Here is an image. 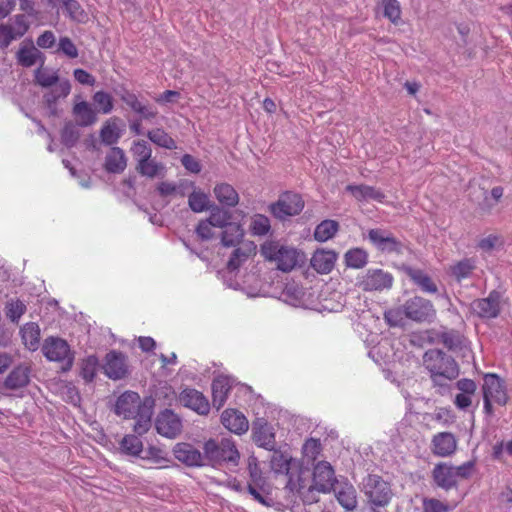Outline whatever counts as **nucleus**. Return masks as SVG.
<instances>
[{"instance_id":"obj_1","label":"nucleus","mask_w":512,"mask_h":512,"mask_svg":"<svg viewBox=\"0 0 512 512\" xmlns=\"http://www.w3.org/2000/svg\"><path fill=\"white\" fill-rule=\"evenodd\" d=\"M114 412L124 419H133V431L138 435L145 434L151 427L152 405L143 401L134 391L123 392L116 400Z\"/></svg>"},{"instance_id":"obj_2","label":"nucleus","mask_w":512,"mask_h":512,"mask_svg":"<svg viewBox=\"0 0 512 512\" xmlns=\"http://www.w3.org/2000/svg\"><path fill=\"white\" fill-rule=\"evenodd\" d=\"M260 251L267 261L275 262L277 269L283 272H290L303 261L302 252L275 241H266L261 245Z\"/></svg>"},{"instance_id":"obj_3","label":"nucleus","mask_w":512,"mask_h":512,"mask_svg":"<svg viewBox=\"0 0 512 512\" xmlns=\"http://www.w3.org/2000/svg\"><path fill=\"white\" fill-rule=\"evenodd\" d=\"M204 457L213 466L222 463L237 466L240 460V453L235 442L230 438H222L220 440L209 439L205 442Z\"/></svg>"},{"instance_id":"obj_4","label":"nucleus","mask_w":512,"mask_h":512,"mask_svg":"<svg viewBox=\"0 0 512 512\" xmlns=\"http://www.w3.org/2000/svg\"><path fill=\"white\" fill-rule=\"evenodd\" d=\"M423 363L434 382H437L438 378L452 380L459 374L455 360L438 349L426 351L423 356Z\"/></svg>"},{"instance_id":"obj_5","label":"nucleus","mask_w":512,"mask_h":512,"mask_svg":"<svg viewBox=\"0 0 512 512\" xmlns=\"http://www.w3.org/2000/svg\"><path fill=\"white\" fill-rule=\"evenodd\" d=\"M35 82L41 87L54 88L44 95L45 103L49 108H52L58 99L65 98L70 94L71 84L68 80L59 82V75L57 71H52L41 65L35 70Z\"/></svg>"},{"instance_id":"obj_6","label":"nucleus","mask_w":512,"mask_h":512,"mask_svg":"<svg viewBox=\"0 0 512 512\" xmlns=\"http://www.w3.org/2000/svg\"><path fill=\"white\" fill-rule=\"evenodd\" d=\"M364 493L374 506L384 507L392 498L390 484L376 474H369L363 481Z\"/></svg>"},{"instance_id":"obj_7","label":"nucleus","mask_w":512,"mask_h":512,"mask_svg":"<svg viewBox=\"0 0 512 512\" xmlns=\"http://www.w3.org/2000/svg\"><path fill=\"white\" fill-rule=\"evenodd\" d=\"M42 351L48 360L62 363L63 370L71 369L74 355L65 340L58 337H49L44 341Z\"/></svg>"},{"instance_id":"obj_8","label":"nucleus","mask_w":512,"mask_h":512,"mask_svg":"<svg viewBox=\"0 0 512 512\" xmlns=\"http://www.w3.org/2000/svg\"><path fill=\"white\" fill-rule=\"evenodd\" d=\"M304 208L302 197L293 192H285L280 195L279 199L269 206L271 214L280 220L287 217L298 215Z\"/></svg>"},{"instance_id":"obj_9","label":"nucleus","mask_w":512,"mask_h":512,"mask_svg":"<svg viewBox=\"0 0 512 512\" xmlns=\"http://www.w3.org/2000/svg\"><path fill=\"white\" fill-rule=\"evenodd\" d=\"M407 319L415 322H425L432 319L436 311L432 302L420 296H414L405 301Z\"/></svg>"},{"instance_id":"obj_10","label":"nucleus","mask_w":512,"mask_h":512,"mask_svg":"<svg viewBox=\"0 0 512 512\" xmlns=\"http://www.w3.org/2000/svg\"><path fill=\"white\" fill-rule=\"evenodd\" d=\"M483 380V398H488L497 405L505 406L509 396L504 380L494 373L486 374Z\"/></svg>"},{"instance_id":"obj_11","label":"nucleus","mask_w":512,"mask_h":512,"mask_svg":"<svg viewBox=\"0 0 512 512\" xmlns=\"http://www.w3.org/2000/svg\"><path fill=\"white\" fill-rule=\"evenodd\" d=\"M29 29L24 15H16L12 22L0 24V48H7L13 41L21 38Z\"/></svg>"},{"instance_id":"obj_12","label":"nucleus","mask_w":512,"mask_h":512,"mask_svg":"<svg viewBox=\"0 0 512 512\" xmlns=\"http://www.w3.org/2000/svg\"><path fill=\"white\" fill-rule=\"evenodd\" d=\"M104 374L112 380H120L129 374L127 357L120 351L112 350L105 356Z\"/></svg>"},{"instance_id":"obj_13","label":"nucleus","mask_w":512,"mask_h":512,"mask_svg":"<svg viewBox=\"0 0 512 512\" xmlns=\"http://www.w3.org/2000/svg\"><path fill=\"white\" fill-rule=\"evenodd\" d=\"M393 281L391 273L382 269H369L359 281V287L363 291H382L390 289Z\"/></svg>"},{"instance_id":"obj_14","label":"nucleus","mask_w":512,"mask_h":512,"mask_svg":"<svg viewBox=\"0 0 512 512\" xmlns=\"http://www.w3.org/2000/svg\"><path fill=\"white\" fill-rule=\"evenodd\" d=\"M248 470L250 475V482L247 486L248 492L257 502L264 506H269V503L260 493L266 492L268 485L256 460L249 461Z\"/></svg>"},{"instance_id":"obj_15","label":"nucleus","mask_w":512,"mask_h":512,"mask_svg":"<svg viewBox=\"0 0 512 512\" xmlns=\"http://www.w3.org/2000/svg\"><path fill=\"white\" fill-rule=\"evenodd\" d=\"M458 446L456 436L451 432H438L431 438L430 450L434 456L437 457H450L452 456Z\"/></svg>"},{"instance_id":"obj_16","label":"nucleus","mask_w":512,"mask_h":512,"mask_svg":"<svg viewBox=\"0 0 512 512\" xmlns=\"http://www.w3.org/2000/svg\"><path fill=\"white\" fill-rule=\"evenodd\" d=\"M500 299V293L493 290L488 297L473 301L471 307L473 312L481 318H495L500 313Z\"/></svg>"},{"instance_id":"obj_17","label":"nucleus","mask_w":512,"mask_h":512,"mask_svg":"<svg viewBox=\"0 0 512 512\" xmlns=\"http://www.w3.org/2000/svg\"><path fill=\"white\" fill-rule=\"evenodd\" d=\"M370 242L381 252L400 253L402 243L391 233L381 229H371L368 232Z\"/></svg>"},{"instance_id":"obj_18","label":"nucleus","mask_w":512,"mask_h":512,"mask_svg":"<svg viewBox=\"0 0 512 512\" xmlns=\"http://www.w3.org/2000/svg\"><path fill=\"white\" fill-rule=\"evenodd\" d=\"M181 428L182 422L172 410L166 409L157 416L156 429L159 434L174 438L181 432Z\"/></svg>"},{"instance_id":"obj_19","label":"nucleus","mask_w":512,"mask_h":512,"mask_svg":"<svg viewBox=\"0 0 512 512\" xmlns=\"http://www.w3.org/2000/svg\"><path fill=\"white\" fill-rule=\"evenodd\" d=\"M179 402L200 415H206L210 411L208 399L200 391L192 388H185L179 395Z\"/></svg>"},{"instance_id":"obj_20","label":"nucleus","mask_w":512,"mask_h":512,"mask_svg":"<svg viewBox=\"0 0 512 512\" xmlns=\"http://www.w3.org/2000/svg\"><path fill=\"white\" fill-rule=\"evenodd\" d=\"M335 482L334 469L330 463L320 461L314 466L313 488L319 492H328Z\"/></svg>"},{"instance_id":"obj_21","label":"nucleus","mask_w":512,"mask_h":512,"mask_svg":"<svg viewBox=\"0 0 512 512\" xmlns=\"http://www.w3.org/2000/svg\"><path fill=\"white\" fill-rule=\"evenodd\" d=\"M338 259V254L334 250L317 249L311 259V267L319 274L330 273Z\"/></svg>"},{"instance_id":"obj_22","label":"nucleus","mask_w":512,"mask_h":512,"mask_svg":"<svg viewBox=\"0 0 512 512\" xmlns=\"http://www.w3.org/2000/svg\"><path fill=\"white\" fill-rule=\"evenodd\" d=\"M432 479L438 487L446 491L456 488L458 484L454 474V466L443 462L434 466Z\"/></svg>"},{"instance_id":"obj_23","label":"nucleus","mask_w":512,"mask_h":512,"mask_svg":"<svg viewBox=\"0 0 512 512\" xmlns=\"http://www.w3.org/2000/svg\"><path fill=\"white\" fill-rule=\"evenodd\" d=\"M256 245L253 242H246L237 245L232 251L231 256L226 264L229 272L237 271L251 257L256 255Z\"/></svg>"},{"instance_id":"obj_24","label":"nucleus","mask_w":512,"mask_h":512,"mask_svg":"<svg viewBox=\"0 0 512 512\" xmlns=\"http://www.w3.org/2000/svg\"><path fill=\"white\" fill-rule=\"evenodd\" d=\"M221 422L226 429L238 435L246 433L249 428V422L245 415L236 409L224 410Z\"/></svg>"},{"instance_id":"obj_25","label":"nucleus","mask_w":512,"mask_h":512,"mask_svg":"<svg viewBox=\"0 0 512 512\" xmlns=\"http://www.w3.org/2000/svg\"><path fill=\"white\" fill-rule=\"evenodd\" d=\"M174 456L187 466H201L205 458L199 450L189 443H178L173 449Z\"/></svg>"},{"instance_id":"obj_26","label":"nucleus","mask_w":512,"mask_h":512,"mask_svg":"<svg viewBox=\"0 0 512 512\" xmlns=\"http://www.w3.org/2000/svg\"><path fill=\"white\" fill-rule=\"evenodd\" d=\"M31 367L29 364L16 366L6 377L4 387L10 390L24 388L30 382Z\"/></svg>"},{"instance_id":"obj_27","label":"nucleus","mask_w":512,"mask_h":512,"mask_svg":"<svg viewBox=\"0 0 512 512\" xmlns=\"http://www.w3.org/2000/svg\"><path fill=\"white\" fill-rule=\"evenodd\" d=\"M346 190L349 191L357 201L374 200L382 203L385 199V194L373 186L369 185H348Z\"/></svg>"},{"instance_id":"obj_28","label":"nucleus","mask_w":512,"mask_h":512,"mask_svg":"<svg viewBox=\"0 0 512 512\" xmlns=\"http://www.w3.org/2000/svg\"><path fill=\"white\" fill-rule=\"evenodd\" d=\"M127 166L124 151L119 147H112L105 158L104 168L109 173H121Z\"/></svg>"},{"instance_id":"obj_29","label":"nucleus","mask_w":512,"mask_h":512,"mask_svg":"<svg viewBox=\"0 0 512 512\" xmlns=\"http://www.w3.org/2000/svg\"><path fill=\"white\" fill-rule=\"evenodd\" d=\"M213 192L218 202L223 206L235 207L239 203L238 192L228 183L216 184Z\"/></svg>"},{"instance_id":"obj_30","label":"nucleus","mask_w":512,"mask_h":512,"mask_svg":"<svg viewBox=\"0 0 512 512\" xmlns=\"http://www.w3.org/2000/svg\"><path fill=\"white\" fill-rule=\"evenodd\" d=\"M334 491L339 504L345 510L352 511L356 508V490L351 484H340L334 489Z\"/></svg>"},{"instance_id":"obj_31","label":"nucleus","mask_w":512,"mask_h":512,"mask_svg":"<svg viewBox=\"0 0 512 512\" xmlns=\"http://www.w3.org/2000/svg\"><path fill=\"white\" fill-rule=\"evenodd\" d=\"M244 230L239 223L229 222L221 233V243L225 247H236L242 244Z\"/></svg>"},{"instance_id":"obj_32","label":"nucleus","mask_w":512,"mask_h":512,"mask_svg":"<svg viewBox=\"0 0 512 512\" xmlns=\"http://www.w3.org/2000/svg\"><path fill=\"white\" fill-rule=\"evenodd\" d=\"M20 335L23 344L30 351H36L40 344V328L35 322L25 323L20 328Z\"/></svg>"},{"instance_id":"obj_33","label":"nucleus","mask_w":512,"mask_h":512,"mask_svg":"<svg viewBox=\"0 0 512 512\" xmlns=\"http://www.w3.org/2000/svg\"><path fill=\"white\" fill-rule=\"evenodd\" d=\"M406 274L424 292L436 293L438 291L437 285L424 271L409 267L406 269Z\"/></svg>"},{"instance_id":"obj_34","label":"nucleus","mask_w":512,"mask_h":512,"mask_svg":"<svg viewBox=\"0 0 512 512\" xmlns=\"http://www.w3.org/2000/svg\"><path fill=\"white\" fill-rule=\"evenodd\" d=\"M340 225L336 220L325 219L314 230V239L318 242H326L332 239L339 231Z\"/></svg>"},{"instance_id":"obj_35","label":"nucleus","mask_w":512,"mask_h":512,"mask_svg":"<svg viewBox=\"0 0 512 512\" xmlns=\"http://www.w3.org/2000/svg\"><path fill=\"white\" fill-rule=\"evenodd\" d=\"M73 114L76 117L78 125L83 127L90 126L97 120L96 112L86 101L76 103L73 107Z\"/></svg>"},{"instance_id":"obj_36","label":"nucleus","mask_w":512,"mask_h":512,"mask_svg":"<svg viewBox=\"0 0 512 512\" xmlns=\"http://www.w3.org/2000/svg\"><path fill=\"white\" fill-rule=\"evenodd\" d=\"M135 168L141 176L151 179L163 175L165 171V166L152 156L148 159H142L140 163H136Z\"/></svg>"},{"instance_id":"obj_37","label":"nucleus","mask_w":512,"mask_h":512,"mask_svg":"<svg viewBox=\"0 0 512 512\" xmlns=\"http://www.w3.org/2000/svg\"><path fill=\"white\" fill-rule=\"evenodd\" d=\"M230 385L225 378L215 379L212 383V403L217 409H220L227 400Z\"/></svg>"},{"instance_id":"obj_38","label":"nucleus","mask_w":512,"mask_h":512,"mask_svg":"<svg viewBox=\"0 0 512 512\" xmlns=\"http://www.w3.org/2000/svg\"><path fill=\"white\" fill-rule=\"evenodd\" d=\"M368 252L363 248H351L344 254L345 265L353 269H361L368 263Z\"/></svg>"},{"instance_id":"obj_39","label":"nucleus","mask_w":512,"mask_h":512,"mask_svg":"<svg viewBox=\"0 0 512 512\" xmlns=\"http://www.w3.org/2000/svg\"><path fill=\"white\" fill-rule=\"evenodd\" d=\"M148 139L155 145L173 150L177 148L175 140L162 128H154L147 132Z\"/></svg>"},{"instance_id":"obj_40","label":"nucleus","mask_w":512,"mask_h":512,"mask_svg":"<svg viewBox=\"0 0 512 512\" xmlns=\"http://www.w3.org/2000/svg\"><path fill=\"white\" fill-rule=\"evenodd\" d=\"M189 208L195 213H201L211 207L209 196L200 189H194L188 196Z\"/></svg>"},{"instance_id":"obj_41","label":"nucleus","mask_w":512,"mask_h":512,"mask_svg":"<svg viewBox=\"0 0 512 512\" xmlns=\"http://www.w3.org/2000/svg\"><path fill=\"white\" fill-rule=\"evenodd\" d=\"M26 310V304L18 298L8 300L4 308L6 317L16 324L19 323L21 317L26 313Z\"/></svg>"},{"instance_id":"obj_42","label":"nucleus","mask_w":512,"mask_h":512,"mask_svg":"<svg viewBox=\"0 0 512 512\" xmlns=\"http://www.w3.org/2000/svg\"><path fill=\"white\" fill-rule=\"evenodd\" d=\"M476 268L475 261L471 258H465L450 267L451 274L458 280L468 278Z\"/></svg>"},{"instance_id":"obj_43","label":"nucleus","mask_w":512,"mask_h":512,"mask_svg":"<svg viewBox=\"0 0 512 512\" xmlns=\"http://www.w3.org/2000/svg\"><path fill=\"white\" fill-rule=\"evenodd\" d=\"M249 229L254 236H265L271 229L270 220L263 214H255L251 217Z\"/></svg>"},{"instance_id":"obj_44","label":"nucleus","mask_w":512,"mask_h":512,"mask_svg":"<svg viewBox=\"0 0 512 512\" xmlns=\"http://www.w3.org/2000/svg\"><path fill=\"white\" fill-rule=\"evenodd\" d=\"M140 435H125L120 443L121 449L129 455L138 456L143 450V443Z\"/></svg>"},{"instance_id":"obj_45","label":"nucleus","mask_w":512,"mask_h":512,"mask_svg":"<svg viewBox=\"0 0 512 512\" xmlns=\"http://www.w3.org/2000/svg\"><path fill=\"white\" fill-rule=\"evenodd\" d=\"M384 319L389 326H401L404 320L407 319L406 308L404 304L388 309L384 312Z\"/></svg>"},{"instance_id":"obj_46","label":"nucleus","mask_w":512,"mask_h":512,"mask_svg":"<svg viewBox=\"0 0 512 512\" xmlns=\"http://www.w3.org/2000/svg\"><path fill=\"white\" fill-rule=\"evenodd\" d=\"M93 102L97 107V111L102 114H109L113 110V98L104 91H97L93 95Z\"/></svg>"},{"instance_id":"obj_47","label":"nucleus","mask_w":512,"mask_h":512,"mask_svg":"<svg viewBox=\"0 0 512 512\" xmlns=\"http://www.w3.org/2000/svg\"><path fill=\"white\" fill-rule=\"evenodd\" d=\"M383 15L393 24H398L401 20V6L398 0H383Z\"/></svg>"},{"instance_id":"obj_48","label":"nucleus","mask_w":512,"mask_h":512,"mask_svg":"<svg viewBox=\"0 0 512 512\" xmlns=\"http://www.w3.org/2000/svg\"><path fill=\"white\" fill-rule=\"evenodd\" d=\"M130 151L137 163L142 162V159H148L152 156V149L145 140L134 141Z\"/></svg>"},{"instance_id":"obj_49","label":"nucleus","mask_w":512,"mask_h":512,"mask_svg":"<svg viewBox=\"0 0 512 512\" xmlns=\"http://www.w3.org/2000/svg\"><path fill=\"white\" fill-rule=\"evenodd\" d=\"M40 52L35 47H22L19 49L17 53V58L19 63L24 67L33 66L37 58L39 57Z\"/></svg>"},{"instance_id":"obj_50","label":"nucleus","mask_w":512,"mask_h":512,"mask_svg":"<svg viewBox=\"0 0 512 512\" xmlns=\"http://www.w3.org/2000/svg\"><path fill=\"white\" fill-rule=\"evenodd\" d=\"M453 509L449 504L436 499L424 498L422 500V512H450Z\"/></svg>"},{"instance_id":"obj_51","label":"nucleus","mask_w":512,"mask_h":512,"mask_svg":"<svg viewBox=\"0 0 512 512\" xmlns=\"http://www.w3.org/2000/svg\"><path fill=\"white\" fill-rule=\"evenodd\" d=\"M100 137L107 145L115 144L120 137L116 124L107 121L100 131Z\"/></svg>"},{"instance_id":"obj_52","label":"nucleus","mask_w":512,"mask_h":512,"mask_svg":"<svg viewBox=\"0 0 512 512\" xmlns=\"http://www.w3.org/2000/svg\"><path fill=\"white\" fill-rule=\"evenodd\" d=\"M98 359L95 356L87 357L81 367V376L86 382H91L96 376Z\"/></svg>"},{"instance_id":"obj_53","label":"nucleus","mask_w":512,"mask_h":512,"mask_svg":"<svg viewBox=\"0 0 512 512\" xmlns=\"http://www.w3.org/2000/svg\"><path fill=\"white\" fill-rule=\"evenodd\" d=\"M58 1L65 8L67 14L71 19L80 21L85 16V13L77 0Z\"/></svg>"},{"instance_id":"obj_54","label":"nucleus","mask_w":512,"mask_h":512,"mask_svg":"<svg viewBox=\"0 0 512 512\" xmlns=\"http://www.w3.org/2000/svg\"><path fill=\"white\" fill-rule=\"evenodd\" d=\"M229 219L230 215L226 211L216 208L205 220L209 221L214 228L222 229L229 223Z\"/></svg>"},{"instance_id":"obj_55","label":"nucleus","mask_w":512,"mask_h":512,"mask_svg":"<svg viewBox=\"0 0 512 512\" xmlns=\"http://www.w3.org/2000/svg\"><path fill=\"white\" fill-rule=\"evenodd\" d=\"M271 468L275 473L287 474L290 470V460L283 454L275 453L271 459Z\"/></svg>"},{"instance_id":"obj_56","label":"nucleus","mask_w":512,"mask_h":512,"mask_svg":"<svg viewBox=\"0 0 512 512\" xmlns=\"http://www.w3.org/2000/svg\"><path fill=\"white\" fill-rule=\"evenodd\" d=\"M321 450V443L318 439L310 438L306 440V442L303 445L304 455L312 461H315L317 459Z\"/></svg>"},{"instance_id":"obj_57","label":"nucleus","mask_w":512,"mask_h":512,"mask_svg":"<svg viewBox=\"0 0 512 512\" xmlns=\"http://www.w3.org/2000/svg\"><path fill=\"white\" fill-rule=\"evenodd\" d=\"M215 229L207 220H201L196 227V234L202 241H208L216 236Z\"/></svg>"},{"instance_id":"obj_58","label":"nucleus","mask_w":512,"mask_h":512,"mask_svg":"<svg viewBox=\"0 0 512 512\" xmlns=\"http://www.w3.org/2000/svg\"><path fill=\"white\" fill-rule=\"evenodd\" d=\"M58 51L72 59L77 58L79 54L76 45L69 37H61L59 39Z\"/></svg>"},{"instance_id":"obj_59","label":"nucleus","mask_w":512,"mask_h":512,"mask_svg":"<svg viewBox=\"0 0 512 512\" xmlns=\"http://www.w3.org/2000/svg\"><path fill=\"white\" fill-rule=\"evenodd\" d=\"M181 163L191 173L198 174L201 172L202 166L200 162L190 154H184L181 158Z\"/></svg>"},{"instance_id":"obj_60","label":"nucleus","mask_w":512,"mask_h":512,"mask_svg":"<svg viewBox=\"0 0 512 512\" xmlns=\"http://www.w3.org/2000/svg\"><path fill=\"white\" fill-rule=\"evenodd\" d=\"M475 463L473 461L465 462L457 467H454L455 478L468 479L471 477L474 470Z\"/></svg>"},{"instance_id":"obj_61","label":"nucleus","mask_w":512,"mask_h":512,"mask_svg":"<svg viewBox=\"0 0 512 512\" xmlns=\"http://www.w3.org/2000/svg\"><path fill=\"white\" fill-rule=\"evenodd\" d=\"M73 76L75 80L82 85L94 86L96 82L95 77L92 74L81 68L75 69L73 71Z\"/></svg>"},{"instance_id":"obj_62","label":"nucleus","mask_w":512,"mask_h":512,"mask_svg":"<svg viewBox=\"0 0 512 512\" xmlns=\"http://www.w3.org/2000/svg\"><path fill=\"white\" fill-rule=\"evenodd\" d=\"M56 42L55 35L52 31H44L38 38H37V45L42 49H49L54 46Z\"/></svg>"},{"instance_id":"obj_63","label":"nucleus","mask_w":512,"mask_h":512,"mask_svg":"<svg viewBox=\"0 0 512 512\" xmlns=\"http://www.w3.org/2000/svg\"><path fill=\"white\" fill-rule=\"evenodd\" d=\"M157 191L162 197H168L178 192V187L175 183L163 181L157 185Z\"/></svg>"},{"instance_id":"obj_64","label":"nucleus","mask_w":512,"mask_h":512,"mask_svg":"<svg viewBox=\"0 0 512 512\" xmlns=\"http://www.w3.org/2000/svg\"><path fill=\"white\" fill-rule=\"evenodd\" d=\"M121 100L125 102L134 112L140 110L141 105L143 104L138 100V97L134 93L128 91H126L121 96Z\"/></svg>"}]
</instances>
